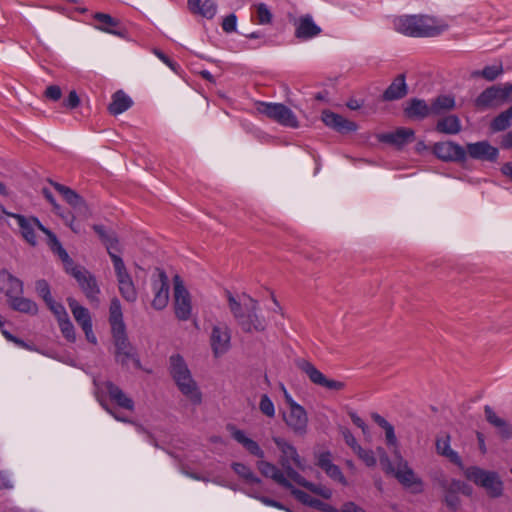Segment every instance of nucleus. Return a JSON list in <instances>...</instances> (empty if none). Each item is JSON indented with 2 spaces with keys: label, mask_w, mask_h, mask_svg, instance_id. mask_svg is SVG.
Returning a JSON list of instances; mask_svg holds the SVG:
<instances>
[{
  "label": "nucleus",
  "mask_w": 512,
  "mask_h": 512,
  "mask_svg": "<svg viewBox=\"0 0 512 512\" xmlns=\"http://www.w3.org/2000/svg\"><path fill=\"white\" fill-rule=\"evenodd\" d=\"M236 27H237V17L235 14H230L223 19L222 29L225 32H227V33L234 32V31H236Z\"/></svg>",
  "instance_id": "54"
},
{
  "label": "nucleus",
  "mask_w": 512,
  "mask_h": 512,
  "mask_svg": "<svg viewBox=\"0 0 512 512\" xmlns=\"http://www.w3.org/2000/svg\"><path fill=\"white\" fill-rule=\"evenodd\" d=\"M476 102L480 107H494L512 102V84L488 88L478 96Z\"/></svg>",
  "instance_id": "15"
},
{
  "label": "nucleus",
  "mask_w": 512,
  "mask_h": 512,
  "mask_svg": "<svg viewBox=\"0 0 512 512\" xmlns=\"http://www.w3.org/2000/svg\"><path fill=\"white\" fill-rule=\"evenodd\" d=\"M467 152L470 157L480 160L493 161L498 156V150L486 141L468 144Z\"/></svg>",
  "instance_id": "24"
},
{
  "label": "nucleus",
  "mask_w": 512,
  "mask_h": 512,
  "mask_svg": "<svg viewBox=\"0 0 512 512\" xmlns=\"http://www.w3.org/2000/svg\"><path fill=\"white\" fill-rule=\"evenodd\" d=\"M442 487L445 492L449 493H462L465 495H470L472 492L471 487H469L466 483L460 480H451L449 483L444 481L442 482Z\"/></svg>",
  "instance_id": "39"
},
{
  "label": "nucleus",
  "mask_w": 512,
  "mask_h": 512,
  "mask_svg": "<svg viewBox=\"0 0 512 512\" xmlns=\"http://www.w3.org/2000/svg\"><path fill=\"white\" fill-rule=\"evenodd\" d=\"M259 410L262 414L269 418H273L275 416V405L268 395L264 394L261 396L259 402Z\"/></svg>",
  "instance_id": "45"
},
{
  "label": "nucleus",
  "mask_w": 512,
  "mask_h": 512,
  "mask_svg": "<svg viewBox=\"0 0 512 512\" xmlns=\"http://www.w3.org/2000/svg\"><path fill=\"white\" fill-rule=\"evenodd\" d=\"M326 475L330 477L332 480L339 482L340 484L346 486L348 484L346 478L344 477L340 468L333 464L329 469L325 471Z\"/></svg>",
  "instance_id": "51"
},
{
  "label": "nucleus",
  "mask_w": 512,
  "mask_h": 512,
  "mask_svg": "<svg viewBox=\"0 0 512 512\" xmlns=\"http://www.w3.org/2000/svg\"><path fill=\"white\" fill-rule=\"evenodd\" d=\"M153 291L152 306L157 310L164 309L169 302V281L165 273L161 272L153 281Z\"/></svg>",
  "instance_id": "21"
},
{
  "label": "nucleus",
  "mask_w": 512,
  "mask_h": 512,
  "mask_svg": "<svg viewBox=\"0 0 512 512\" xmlns=\"http://www.w3.org/2000/svg\"><path fill=\"white\" fill-rule=\"evenodd\" d=\"M464 474L468 480L484 488L489 496L497 498L503 494V482L496 472L472 466Z\"/></svg>",
  "instance_id": "9"
},
{
  "label": "nucleus",
  "mask_w": 512,
  "mask_h": 512,
  "mask_svg": "<svg viewBox=\"0 0 512 512\" xmlns=\"http://www.w3.org/2000/svg\"><path fill=\"white\" fill-rule=\"evenodd\" d=\"M435 155L445 161L462 160L465 158V150L453 142H441L434 146Z\"/></svg>",
  "instance_id": "22"
},
{
  "label": "nucleus",
  "mask_w": 512,
  "mask_h": 512,
  "mask_svg": "<svg viewBox=\"0 0 512 512\" xmlns=\"http://www.w3.org/2000/svg\"><path fill=\"white\" fill-rule=\"evenodd\" d=\"M45 95L51 99V100H54V101H57L60 99L61 95H62V92H61V89L59 86H56V85H51V86H48L47 89H46V92H45Z\"/></svg>",
  "instance_id": "61"
},
{
  "label": "nucleus",
  "mask_w": 512,
  "mask_h": 512,
  "mask_svg": "<svg viewBox=\"0 0 512 512\" xmlns=\"http://www.w3.org/2000/svg\"><path fill=\"white\" fill-rule=\"evenodd\" d=\"M321 119L326 126L341 133L352 132L357 129V125L354 122L329 110L322 112Z\"/></svg>",
  "instance_id": "23"
},
{
  "label": "nucleus",
  "mask_w": 512,
  "mask_h": 512,
  "mask_svg": "<svg viewBox=\"0 0 512 512\" xmlns=\"http://www.w3.org/2000/svg\"><path fill=\"white\" fill-rule=\"evenodd\" d=\"M116 243V240L107 239V250L113 263L118 289L126 301L134 302L137 299V290L122 258L114 253Z\"/></svg>",
  "instance_id": "8"
},
{
  "label": "nucleus",
  "mask_w": 512,
  "mask_h": 512,
  "mask_svg": "<svg viewBox=\"0 0 512 512\" xmlns=\"http://www.w3.org/2000/svg\"><path fill=\"white\" fill-rule=\"evenodd\" d=\"M209 343L215 358L225 355L231 348V330L229 326L224 322L212 323Z\"/></svg>",
  "instance_id": "12"
},
{
  "label": "nucleus",
  "mask_w": 512,
  "mask_h": 512,
  "mask_svg": "<svg viewBox=\"0 0 512 512\" xmlns=\"http://www.w3.org/2000/svg\"><path fill=\"white\" fill-rule=\"evenodd\" d=\"M383 430L385 431L386 443L389 447L392 448L393 455L397 456V455L401 454L400 449H399L398 440H397V437L394 432V427L390 424L388 427L384 428Z\"/></svg>",
  "instance_id": "44"
},
{
  "label": "nucleus",
  "mask_w": 512,
  "mask_h": 512,
  "mask_svg": "<svg viewBox=\"0 0 512 512\" xmlns=\"http://www.w3.org/2000/svg\"><path fill=\"white\" fill-rule=\"evenodd\" d=\"M286 403V409L282 412L286 426L296 435L304 436L308 432V415L303 406L298 404L284 385L280 387Z\"/></svg>",
  "instance_id": "7"
},
{
  "label": "nucleus",
  "mask_w": 512,
  "mask_h": 512,
  "mask_svg": "<svg viewBox=\"0 0 512 512\" xmlns=\"http://www.w3.org/2000/svg\"><path fill=\"white\" fill-rule=\"evenodd\" d=\"M67 302L75 321L84 331L87 341L96 344L97 338L93 332L92 318L89 310L80 305L74 298H68Z\"/></svg>",
  "instance_id": "19"
},
{
  "label": "nucleus",
  "mask_w": 512,
  "mask_h": 512,
  "mask_svg": "<svg viewBox=\"0 0 512 512\" xmlns=\"http://www.w3.org/2000/svg\"><path fill=\"white\" fill-rule=\"evenodd\" d=\"M396 465H393V471H386L392 474L395 478L407 489L413 493H420L423 490L422 480L415 474L413 469L409 466L408 462L402 457L401 454L394 456Z\"/></svg>",
  "instance_id": "11"
},
{
  "label": "nucleus",
  "mask_w": 512,
  "mask_h": 512,
  "mask_svg": "<svg viewBox=\"0 0 512 512\" xmlns=\"http://www.w3.org/2000/svg\"><path fill=\"white\" fill-rule=\"evenodd\" d=\"M436 451L439 455L446 457L449 461L459 467L463 466V462L458 453L450 446L449 435H443L436 440Z\"/></svg>",
  "instance_id": "28"
},
{
  "label": "nucleus",
  "mask_w": 512,
  "mask_h": 512,
  "mask_svg": "<svg viewBox=\"0 0 512 512\" xmlns=\"http://www.w3.org/2000/svg\"><path fill=\"white\" fill-rule=\"evenodd\" d=\"M234 472L249 484H260L261 479L252 471V469L241 462L232 463Z\"/></svg>",
  "instance_id": "34"
},
{
  "label": "nucleus",
  "mask_w": 512,
  "mask_h": 512,
  "mask_svg": "<svg viewBox=\"0 0 512 512\" xmlns=\"http://www.w3.org/2000/svg\"><path fill=\"white\" fill-rule=\"evenodd\" d=\"M502 71H503L502 65H500V64L491 65V66L485 67L481 71V75L485 79L492 81V80L496 79L502 73Z\"/></svg>",
  "instance_id": "52"
},
{
  "label": "nucleus",
  "mask_w": 512,
  "mask_h": 512,
  "mask_svg": "<svg viewBox=\"0 0 512 512\" xmlns=\"http://www.w3.org/2000/svg\"><path fill=\"white\" fill-rule=\"evenodd\" d=\"M512 123V106L498 115L492 122L491 128L493 131H502L508 128Z\"/></svg>",
  "instance_id": "38"
},
{
  "label": "nucleus",
  "mask_w": 512,
  "mask_h": 512,
  "mask_svg": "<svg viewBox=\"0 0 512 512\" xmlns=\"http://www.w3.org/2000/svg\"><path fill=\"white\" fill-rule=\"evenodd\" d=\"M342 435H343V438H344L346 444L353 450V452L357 449V447L360 446L357 443V440L355 439L353 434L349 430L344 429L342 431Z\"/></svg>",
  "instance_id": "60"
},
{
  "label": "nucleus",
  "mask_w": 512,
  "mask_h": 512,
  "mask_svg": "<svg viewBox=\"0 0 512 512\" xmlns=\"http://www.w3.org/2000/svg\"><path fill=\"white\" fill-rule=\"evenodd\" d=\"M80 103L79 96L77 95L76 91H71L68 95V97L64 101V106L73 109L76 108Z\"/></svg>",
  "instance_id": "59"
},
{
  "label": "nucleus",
  "mask_w": 512,
  "mask_h": 512,
  "mask_svg": "<svg viewBox=\"0 0 512 512\" xmlns=\"http://www.w3.org/2000/svg\"><path fill=\"white\" fill-rule=\"evenodd\" d=\"M310 507H313V508H316V509H319V510L325 511V512H342V508L340 510H338V509L334 508L333 506H331L330 504L324 503L315 498L311 502Z\"/></svg>",
  "instance_id": "58"
},
{
  "label": "nucleus",
  "mask_w": 512,
  "mask_h": 512,
  "mask_svg": "<svg viewBox=\"0 0 512 512\" xmlns=\"http://www.w3.org/2000/svg\"><path fill=\"white\" fill-rule=\"evenodd\" d=\"M306 488L324 499H330L332 497V490L326 486L309 482Z\"/></svg>",
  "instance_id": "50"
},
{
  "label": "nucleus",
  "mask_w": 512,
  "mask_h": 512,
  "mask_svg": "<svg viewBox=\"0 0 512 512\" xmlns=\"http://www.w3.org/2000/svg\"><path fill=\"white\" fill-rule=\"evenodd\" d=\"M189 371L190 370L182 356L176 354L170 357V373L172 378L180 376V374H185Z\"/></svg>",
  "instance_id": "37"
},
{
  "label": "nucleus",
  "mask_w": 512,
  "mask_h": 512,
  "mask_svg": "<svg viewBox=\"0 0 512 512\" xmlns=\"http://www.w3.org/2000/svg\"><path fill=\"white\" fill-rule=\"evenodd\" d=\"M255 12L257 17V23L260 25L269 24L272 21V13L264 3L255 5Z\"/></svg>",
  "instance_id": "42"
},
{
  "label": "nucleus",
  "mask_w": 512,
  "mask_h": 512,
  "mask_svg": "<svg viewBox=\"0 0 512 512\" xmlns=\"http://www.w3.org/2000/svg\"><path fill=\"white\" fill-rule=\"evenodd\" d=\"M382 142L393 144L397 147L404 146L414 140V131L410 128H398L394 132L380 135Z\"/></svg>",
  "instance_id": "25"
},
{
  "label": "nucleus",
  "mask_w": 512,
  "mask_h": 512,
  "mask_svg": "<svg viewBox=\"0 0 512 512\" xmlns=\"http://www.w3.org/2000/svg\"><path fill=\"white\" fill-rule=\"evenodd\" d=\"M257 110L279 123L282 126L289 128H298L299 122L294 112L281 103L261 102L259 103Z\"/></svg>",
  "instance_id": "10"
},
{
  "label": "nucleus",
  "mask_w": 512,
  "mask_h": 512,
  "mask_svg": "<svg viewBox=\"0 0 512 512\" xmlns=\"http://www.w3.org/2000/svg\"><path fill=\"white\" fill-rule=\"evenodd\" d=\"M133 104L132 99L123 91H117L112 96V102L109 104V112L112 115H119L128 110Z\"/></svg>",
  "instance_id": "31"
},
{
  "label": "nucleus",
  "mask_w": 512,
  "mask_h": 512,
  "mask_svg": "<svg viewBox=\"0 0 512 512\" xmlns=\"http://www.w3.org/2000/svg\"><path fill=\"white\" fill-rule=\"evenodd\" d=\"M54 188L62 195L64 200L72 207L73 215H67L69 219L74 221L76 218L87 219L90 216V211L83 199L70 188L59 183H53Z\"/></svg>",
  "instance_id": "17"
},
{
  "label": "nucleus",
  "mask_w": 512,
  "mask_h": 512,
  "mask_svg": "<svg viewBox=\"0 0 512 512\" xmlns=\"http://www.w3.org/2000/svg\"><path fill=\"white\" fill-rule=\"evenodd\" d=\"M35 290L39 297H41L45 303L53 299L50 292L49 284L45 280H38L35 283Z\"/></svg>",
  "instance_id": "48"
},
{
  "label": "nucleus",
  "mask_w": 512,
  "mask_h": 512,
  "mask_svg": "<svg viewBox=\"0 0 512 512\" xmlns=\"http://www.w3.org/2000/svg\"><path fill=\"white\" fill-rule=\"evenodd\" d=\"M404 111L406 115L412 119H423L432 115L431 107L428 106L425 101L420 99L411 100Z\"/></svg>",
  "instance_id": "30"
},
{
  "label": "nucleus",
  "mask_w": 512,
  "mask_h": 512,
  "mask_svg": "<svg viewBox=\"0 0 512 512\" xmlns=\"http://www.w3.org/2000/svg\"><path fill=\"white\" fill-rule=\"evenodd\" d=\"M291 493L300 501L302 502L303 504H306L308 506H311V502L313 501V497H311L309 494H307L306 492L302 491V490H299V489H296L293 487V485L291 484V487L288 488Z\"/></svg>",
  "instance_id": "55"
},
{
  "label": "nucleus",
  "mask_w": 512,
  "mask_h": 512,
  "mask_svg": "<svg viewBox=\"0 0 512 512\" xmlns=\"http://www.w3.org/2000/svg\"><path fill=\"white\" fill-rule=\"evenodd\" d=\"M342 512H366L362 507L354 502H346L342 506Z\"/></svg>",
  "instance_id": "64"
},
{
  "label": "nucleus",
  "mask_w": 512,
  "mask_h": 512,
  "mask_svg": "<svg viewBox=\"0 0 512 512\" xmlns=\"http://www.w3.org/2000/svg\"><path fill=\"white\" fill-rule=\"evenodd\" d=\"M333 464V458L330 452L323 451L316 455V465L319 466L324 472Z\"/></svg>",
  "instance_id": "49"
},
{
  "label": "nucleus",
  "mask_w": 512,
  "mask_h": 512,
  "mask_svg": "<svg viewBox=\"0 0 512 512\" xmlns=\"http://www.w3.org/2000/svg\"><path fill=\"white\" fill-rule=\"evenodd\" d=\"M46 305L56 317L57 322L69 317L65 307L61 303L56 302L54 299L48 301Z\"/></svg>",
  "instance_id": "47"
},
{
  "label": "nucleus",
  "mask_w": 512,
  "mask_h": 512,
  "mask_svg": "<svg viewBox=\"0 0 512 512\" xmlns=\"http://www.w3.org/2000/svg\"><path fill=\"white\" fill-rule=\"evenodd\" d=\"M60 330L63 336L70 342H74L76 340L75 328L70 320V318L62 319L58 322Z\"/></svg>",
  "instance_id": "46"
},
{
  "label": "nucleus",
  "mask_w": 512,
  "mask_h": 512,
  "mask_svg": "<svg viewBox=\"0 0 512 512\" xmlns=\"http://www.w3.org/2000/svg\"><path fill=\"white\" fill-rule=\"evenodd\" d=\"M229 307L237 318L244 331H262L265 328L264 320L256 314V302L247 295L237 301L231 294L228 295Z\"/></svg>",
  "instance_id": "6"
},
{
  "label": "nucleus",
  "mask_w": 512,
  "mask_h": 512,
  "mask_svg": "<svg viewBox=\"0 0 512 512\" xmlns=\"http://www.w3.org/2000/svg\"><path fill=\"white\" fill-rule=\"evenodd\" d=\"M23 282L7 270L0 271V292L7 297L13 310L34 316L38 313V305L33 300L23 297Z\"/></svg>",
  "instance_id": "5"
},
{
  "label": "nucleus",
  "mask_w": 512,
  "mask_h": 512,
  "mask_svg": "<svg viewBox=\"0 0 512 512\" xmlns=\"http://www.w3.org/2000/svg\"><path fill=\"white\" fill-rule=\"evenodd\" d=\"M43 193L46 197V199L52 204L54 211L65 220L66 224L76 233L80 232V228L77 225H73V220L69 219L68 216H65V214L62 212L61 207L59 204L56 203L55 199L53 198L52 194L48 190H43Z\"/></svg>",
  "instance_id": "40"
},
{
  "label": "nucleus",
  "mask_w": 512,
  "mask_h": 512,
  "mask_svg": "<svg viewBox=\"0 0 512 512\" xmlns=\"http://www.w3.org/2000/svg\"><path fill=\"white\" fill-rule=\"evenodd\" d=\"M283 468L285 471H282V472L290 484H292L291 481H293V482L297 483L298 485L306 488L309 481H307L303 476H301L300 473L292 467V465H288Z\"/></svg>",
  "instance_id": "41"
},
{
  "label": "nucleus",
  "mask_w": 512,
  "mask_h": 512,
  "mask_svg": "<svg viewBox=\"0 0 512 512\" xmlns=\"http://www.w3.org/2000/svg\"><path fill=\"white\" fill-rule=\"evenodd\" d=\"M11 488H13V483L9 476L4 472H0V490Z\"/></svg>",
  "instance_id": "63"
},
{
  "label": "nucleus",
  "mask_w": 512,
  "mask_h": 512,
  "mask_svg": "<svg viewBox=\"0 0 512 512\" xmlns=\"http://www.w3.org/2000/svg\"><path fill=\"white\" fill-rule=\"evenodd\" d=\"M181 393L193 404L198 405L202 401L201 391L193 379L191 372L180 374L173 378Z\"/></svg>",
  "instance_id": "20"
},
{
  "label": "nucleus",
  "mask_w": 512,
  "mask_h": 512,
  "mask_svg": "<svg viewBox=\"0 0 512 512\" xmlns=\"http://www.w3.org/2000/svg\"><path fill=\"white\" fill-rule=\"evenodd\" d=\"M394 29L410 37H436L445 32L449 24L428 15H404L393 20Z\"/></svg>",
  "instance_id": "1"
},
{
  "label": "nucleus",
  "mask_w": 512,
  "mask_h": 512,
  "mask_svg": "<svg viewBox=\"0 0 512 512\" xmlns=\"http://www.w3.org/2000/svg\"><path fill=\"white\" fill-rule=\"evenodd\" d=\"M436 130L444 134H457L461 130V123L457 116L449 115L438 120Z\"/></svg>",
  "instance_id": "32"
},
{
  "label": "nucleus",
  "mask_w": 512,
  "mask_h": 512,
  "mask_svg": "<svg viewBox=\"0 0 512 512\" xmlns=\"http://www.w3.org/2000/svg\"><path fill=\"white\" fill-rule=\"evenodd\" d=\"M94 19L98 22V25L96 26L99 30L118 35L116 28L119 25V21L113 17H111L109 14L105 13H96L94 15Z\"/></svg>",
  "instance_id": "33"
},
{
  "label": "nucleus",
  "mask_w": 512,
  "mask_h": 512,
  "mask_svg": "<svg viewBox=\"0 0 512 512\" xmlns=\"http://www.w3.org/2000/svg\"><path fill=\"white\" fill-rule=\"evenodd\" d=\"M321 29L310 16L301 17L296 23L295 35L299 39H310L319 35Z\"/></svg>",
  "instance_id": "27"
},
{
  "label": "nucleus",
  "mask_w": 512,
  "mask_h": 512,
  "mask_svg": "<svg viewBox=\"0 0 512 512\" xmlns=\"http://www.w3.org/2000/svg\"><path fill=\"white\" fill-rule=\"evenodd\" d=\"M376 453L379 457V460H380V464H381V467L382 469L386 472V471H393V464L392 462L390 461L386 451L384 450V448L382 447H378L376 449Z\"/></svg>",
  "instance_id": "53"
},
{
  "label": "nucleus",
  "mask_w": 512,
  "mask_h": 512,
  "mask_svg": "<svg viewBox=\"0 0 512 512\" xmlns=\"http://www.w3.org/2000/svg\"><path fill=\"white\" fill-rule=\"evenodd\" d=\"M272 440L280 451L279 462L282 467L294 465L302 472H305L310 468L306 461L299 455L296 447L291 442L280 436H275L272 438Z\"/></svg>",
  "instance_id": "13"
},
{
  "label": "nucleus",
  "mask_w": 512,
  "mask_h": 512,
  "mask_svg": "<svg viewBox=\"0 0 512 512\" xmlns=\"http://www.w3.org/2000/svg\"><path fill=\"white\" fill-rule=\"evenodd\" d=\"M432 115H440L446 111H449L455 107V100L453 97L448 95H442L437 97L430 105Z\"/></svg>",
  "instance_id": "35"
},
{
  "label": "nucleus",
  "mask_w": 512,
  "mask_h": 512,
  "mask_svg": "<svg viewBox=\"0 0 512 512\" xmlns=\"http://www.w3.org/2000/svg\"><path fill=\"white\" fill-rule=\"evenodd\" d=\"M174 307L178 319L188 320L190 318L192 312L190 294L178 275L174 277Z\"/></svg>",
  "instance_id": "18"
},
{
  "label": "nucleus",
  "mask_w": 512,
  "mask_h": 512,
  "mask_svg": "<svg viewBox=\"0 0 512 512\" xmlns=\"http://www.w3.org/2000/svg\"><path fill=\"white\" fill-rule=\"evenodd\" d=\"M11 217L16 220L22 238L29 245L36 246L38 244L37 231H41L46 235L47 244L50 249L60 257L63 263L72 264V259L62 247L56 235L44 227L38 218L32 216L26 217L21 214H12Z\"/></svg>",
  "instance_id": "2"
},
{
  "label": "nucleus",
  "mask_w": 512,
  "mask_h": 512,
  "mask_svg": "<svg viewBox=\"0 0 512 512\" xmlns=\"http://www.w3.org/2000/svg\"><path fill=\"white\" fill-rule=\"evenodd\" d=\"M355 454L365 463L368 467H374L377 463L375 452L370 449H364L361 446L357 447L354 451Z\"/></svg>",
  "instance_id": "43"
},
{
  "label": "nucleus",
  "mask_w": 512,
  "mask_h": 512,
  "mask_svg": "<svg viewBox=\"0 0 512 512\" xmlns=\"http://www.w3.org/2000/svg\"><path fill=\"white\" fill-rule=\"evenodd\" d=\"M407 93L406 84L403 77L397 78L385 91L386 100H396L402 98Z\"/></svg>",
  "instance_id": "36"
},
{
  "label": "nucleus",
  "mask_w": 512,
  "mask_h": 512,
  "mask_svg": "<svg viewBox=\"0 0 512 512\" xmlns=\"http://www.w3.org/2000/svg\"><path fill=\"white\" fill-rule=\"evenodd\" d=\"M297 367L305 373L310 381L315 385L322 386L328 390L339 391L345 387L341 381L328 379L321 371H319L311 362L305 359L296 361Z\"/></svg>",
  "instance_id": "14"
},
{
  "label": "nucleus",
  "mask_w": 512,
  "mask_h": 512,
  "mask_svg": "<svg viewBox=\"0 0 512 512\" xmlns=\"http://www.w3.org/2000/svg\"><path fill=\"white\" fill-rule=\"evenodd\" d=\"M230 430L233 439L241 444L249 454L258 458L256 467L264 477L271 478L277 484L285 488L291 487V484L285 478L282 470L275 464L265 460V452L258 442L250 438L243 430L235 427H232Z\"/></svg>",
  "instance_id": "3"
},
{
  "label": "nucleus",
  "mask_w": 512,
  "mask_h": 512,
  "mask_svg": "<svg viewBox=\"0 0 512 512\" xmlns=\"http://www.w3.org/2000/svg\"><path fill=\"white\" fill-rule=\"evenodd\" d=\"M251 497L257 499L258 501H260L262 504L266 505V506H270V507H274V508H277V509H280V510H286V508L278 501H275L273 499H270L268 497H265V496H259V495H256V494H249ZM287 511H289L287 509Z\"/></svg>",
  "instance_id": "57"
},
{
  "label": "nucleus",
  "mask_w": 512,
  "mask_h": 512,
  "mask_svg": "<svg viewBox=\"0 0 512 512\" xmlns=\"http://www.w3.org/2000/svg\"><path fill=\"white\" fill-rule=\"evenodd\" d=\"M485 416L487 421L495 427L504 425V420L500 418L489 406L485 407Z\"/></svg>",
  "instance_id": "56"
},
{
  "label": "nucleus",
  "mask_w": 512,
  "mask_h": 512,
  "mask_svg": "<svg viewBox=\"0 0 512 512\" xmlns=\"http://www.w3.org/2000/svg\"><path fill=\"white\" fill-rule=\"evenodd\" d=\"M445 502L449 507L453 509L457 508V506L459 505V499L457 495L454 493L446 492Z\"/></svg>",
  "instance_id": "62"
},
{
  "label": "nucleus",
  "mask_w": 512,
  "mask_h": 512,
  "mask_svg": "<svg viewBox=\"0 0 512 512\" xmlns=\"http://www.w3.org/2000/svg\"><path fill=\"white\" fill-rule=\"evenodd\" d=\"M64 265L66 271L69 272L77 280L86 297L90 301H98L100 289L95 278L86 270L74 266L73 263L71 265L64 263Z\"/></svg>",
  "instance_id": "16"
},
{
  "label": "nucleus",
  "mask_w": 512,
  "mask_h": 512,
  "mask_svg": "<svg viewBox=\"0 0 512 512\" xmlns=\"http://www.w3.org/2000/svg\"><path fill=\"white\" fill-rule=\"evenodd\" d=\"M109 322L116 346L117 361L122 365H128L130 361H133L135 366H139V361L135 359L133 348L127 340L121 303L116 298L112 299L110 303Z\"/></svg>",
  "instance_id": "4"
},
{
  "label": "nucleus",
  "mask_w": 512,
  "mask_h": 512,
  "mask_svg": "<svg viewBox=\"0 0 512 512\" xmlns=\"http://www.w3.org/2000/svg\"><path fill=\"white\" fill-rule=\"evenodd\" d=\"M99 389L108 393L110 398L115 401L120 407L132 410L134 403L118 386L112 382H104Z\"/></svg>",
  "instance_id": "26"
},
{
  "label": "nucleus",
  "mask_w": 512,
  "mask_h": 512,
  "mask_svg": "<svg viewBox=\"0 0 512 512\" xmlns=\"http://www.w3.org/2000/svg\"><path fill=\"white\" fill-rule=\"evenodd\" d=\"M189 9L201 16L212 19L217 12V4L214 0H188Z\"/></svg>",
  "instance_id": "29"
}]
</instances>
